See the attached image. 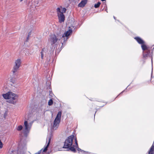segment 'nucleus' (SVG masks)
Returning <instances> with one entry per match:
<instances>
[{"label":"nucleus","mask_w":154,"mask_h":154,"mask_svg":"<svg viewBox=\"0 0 154 154\" xmlns=\"http://www.w3.org/2000/svg\"><path fill=\"white\" fill-rule=\"evenodd\" d=\"M33 120V118L30 115L28 116V119L25 120L23 133L25 136L29 133L31 126L32 123L31 122Z\"/></svg>","instance_id":"obj_1"},{"label":"nucleus","mask_w":154,"mask_h":154,"mask_svg":"<svg viewBox=\"0 0 154 154\" xmlns=\"http://www.w3.org/2000/svg\"><path fill=\"white\" fill-rule=\"evenodd\" d=\"M3 98L6 100H8L7 101L11 103L15 104L16 101L15 100L17 97V95L12 92H8L6 94H2Z\"/></svg>","instance_id":"obj_2"},{"label":"nucleus","mask_w":154,"mask_h":154,"mask_svg":"<svg viewBox=\"0 0 154 154\" xmlns=\"http://www.w3.org/2000/svg\"><path fill=\"white\" fill-rule=\"evenodd\" d=\"M66 9L65 8L60 7L57 9V14L59 22L61 23L63 22L65 20V16L63 13H65Z\"/></svg>","instance_id":"obj_3"},{"label":"nucleus","mask_w":154,"mask_h":154,"mask_svg":"<svg viewBox=\"0 0 154 154\" xmlns=\"http://www.w3.org/2000/svg\"><path fill=\"white\" fill-rule=\"evenodd\" d=\"M61 38V35L57 34L56 35H52L50 36L49 42L51 45H57Z\"/></svg>","instance_id":"obj_4"},{"label":"nucleus","mask_w":154,"mask_h":154,"mask_svg":"<svg viewBox=\"0 0 154 154\" xmlns=\"http://www.w3.org/2000/svg\"><path fill=\"white\" fill-rule=\"evenodd\" d=\"M61 112H59L54 121L52 129L53 130H56L58 128L59 123L60 121Z\"/></svg>","instance_id":"obj_5"},{"label":"nucleus","mask_w":154,"mask_h":154,"mask_svg":"<svg viewBox=\"0 0 154 154\" xmlns=\"http://www.w3.org/2000/svg\"><path fill=\"white\" fill-rule=\"evenodd\" d=\"M74 136L71 135L66 140L64 144V145L63 147L64 148H68L70 147L72 144V141Z\"/></svg>","instance_id":"obj_6"},{"label":"nucleus","mask_w":154,"mask_h":154,"mask_svg":"<svg viewBox=\"0 0 154 154\" xmlns=\"http://www.w3.org/2000/svg\"><path fill=\"white\" fill-rule=\"evenodd\" d=\"M21 62V60L20 59H17L15 61L12 71L13 73H14L18 70L20 66Z\"/></svg>","instance_id":"obj_7"},{"label":"nucleus","mask_w":154,"mask_h":154,"mask_svg":"<svg viewBox=\"0 0 154 154\" xmlns=\"http://www.w3.org/2000/svg\"><path fill=\"white\" fill-rule=\"evenodd\" d=\"M134 38L139 44L142 45L141 47L143 50H145L147 49V47L144 44V41L141 38L139 37H135Z\"/></svg>","instance_id":"obj_8"},{"label":"nucleus","mask_w":154,"mask_h":154,"mask_svg":"<svg viewBox=\"0 0 154 154\" xmlns=\"http://www.w3.org/2000/svg\"><path fill=\"white\" fill-rule=\"evenodd\" d=\"M72 30L71 29H69L68 30L65 32L62 35V37L64 38L66 37V40L68 38V37L72 33Z\"/></svg>","instance_id":"obj_9"},{"label":"nucleus","mask_w":154,"mask_h":154,"mask_svg":"<svg viewBox=\"0 0 154 154\" xmlns=\"http://www.w3.org/2000/svg\"><path fill=\"white\" fill-rule=\"evenodd\" d=\"M87 0H82L79 4V7H83L87 3Z\"/></svg>","instance_id":"obj_10"},{"label":"nucleus","mask_w":154,"mask_h":154,"mask_svg":"<svg viewBox=\"0 0 154 154\" xmlns=\"http://www.w3.org/2000/svg\"><path fill=\"white\" fill-rule=\"evenodd\" d=\"M77 150L79 152V153H82L83 154H92V153L85 151H83V150H81V149L79 148H78Z\"/></svg>","instance_id":"obj_11"},{"label":"nucleus","mask_w":154,"mask_h":154,"mask_svg":"<svg viewBox=\"0 0 154 154\" xmlns=\"http://www.w3.org/2000/svg\"><path fill=\"white\" fill-rule=\"evenodd\" d=\"M148 154H154V146L153 144Z\"/></svg>","instance_id":"obj_12"},{"label":"nucleus","mask_w":154,"mask_h":154,"mask_svg":"<svg viewBox=\"0 0 154 154\" xmlns=\"http://www.w3.org/2000/svg\"><path fill=\"white\" fill-rule=\"evenodd\" d=\"M100 2H98L97 4H95L94 5V7L96 8H97L99 7L100 5Z\"/></svg>","instance_id":"obj_13"},{"label":"nucleus","mask_w":154,"mask_h":154,"mask_svg":"<svg viewBox=\"0 0 154 154\" xmlns=\"http://www.w3.org/2000/svg\"><path fill=\"white\" fill-rule=\"evenodd\" d=\"M22 128H23V126L22 125H20L17 127V129L18 131H20V130H21L22 129Z\"/></svg>","instance_id":"obj_14"},{"label":"nucleus","mask_w":154,"mask_h":154,"mask_svg":"<svg viewBox=\"0 0 154 154\" xmlns=\"http://www.w3.org/2000/svg\"><path fill=\"white\" fill-rule=\"evenodd\" d=\"M53 100L51 99L48 101V104L50 106V105H51L53 104Z\"/></svg>","instance_id":"obj_15"},{"label":"nucleus","mask_w":154,"mask_h":154,"mask_svg":"<svg viewBox=\"0 0 154 154\" xmlns=\"http://www.w3.org/2000/svg\"><path fill=\"white\" fill-rule=\"evenodd\" d=\"M70 150L71 151H72V152H75V151H75V149L74 148V147H71L70 148Z\"/></svg>","instance_id":"obj_16"},{"label":"nucleus","mask_w":154,"mask_h":154,"mask_svg":"<svg viewBox=\"0 0 154 154\" xmlns=\"http://www.w3.org/2000/svg\"><path fill=\"white\" fill-rule=\"evenodd\" d=\"M41 58L42 59L43 57V49L42 51L41 52Z\"/></svg>","instance_id":"obj_17"},{"label":"nucleus","mask_w":154,"mask_h":154,"mask_svg":"<svg viewBox=\"0 0 154 154\" xmlns=\"http://www.w3.org/2000/svg\"><path fill=\"white\" fill-rule=\"evenodd\" d=\"M2 147H3V144H2V142H1V140H0V148L1 149L2 148Z\"/></svg>","instance_id":"obj_18"},{"label":"nucleus","mask_w":154,"mask_h":154,"mask_svg":"<svg viewBox=\"0 0 154 154\" xmlns=\"http://www.w3.org/2000/svg\"><path fill=\"white\" fill-rule=\"evenodd\" d=\"M75 140V143H76L77 146H78V144H77V140H76V139Z\"/></svg>","instance_id":"obj_19"},{"label":"nucleus","mask_w":154,"mask_h":154,"mask_svg":"<svg viewBox=\"0 0 154 154\" xmlns=\"http://www.w3.org/2000/svg\"><path fill=\"white\" fill-rule=\"evenodd\" d=\"M151 61H152V58L151 59Z\"/></svg>","instance_id":"obj_20"},{"label":"nucleus","mask_w":154,"mask_h":154,"mask_svg":"<svg viewBox=\"0 0 154 154\" xmlns=\"http://www.w3.org/2000/svg\"><path fill=\"white\" fill-rule=\"evenodd\" d=\"M102 1H105V0H101Z\"/></svg>","instance_id":"obj_21"},{"label":"nucleus","mask_w":154,"mask_h":154,"mask_svg":"<svg viewBox=\"0 0 154 154\" xmlns=\"http://www.w3.org/2000/svg\"><path fill=\"white\" fill-rule=\"evenodd\" d=\"M114 19H115V17H114Z\"/></svg>","instance_id":"obj_22"}]
</instances>
